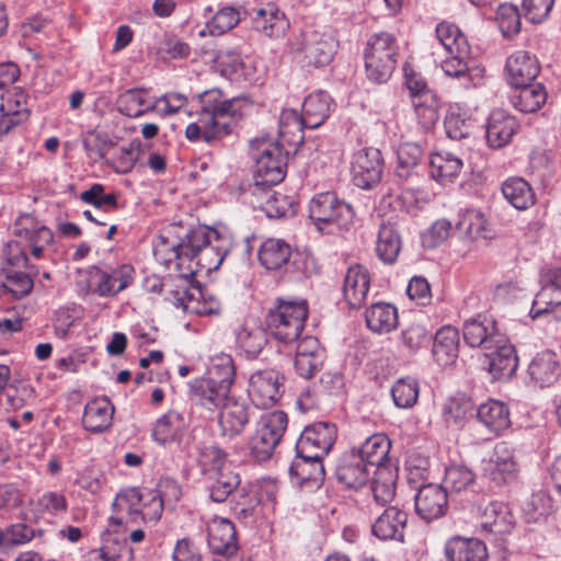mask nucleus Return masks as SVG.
Returning a JSON list of instances; mask_svg holds the SVG:
<instances>
[{
  "label": "nucleus",
  "mask_w": 561,
  "mask_h": 561,
  "mask_svg": "<svg viewBox=\"0 0 561 561\" xmlns=\"http://www.w3.org/2000/svg\"><path fill=\"white\" fill-rule=\"evenodd\" d=\"M142 290L157 295L163 302H169L184 312L213 316L220 312V302L207 296L195 279L183 275L147 276L142 279Z\"/></svg>",
  "instance_id": "1"
},
{
  "label": "nucleus",
  "mask_w": 561,
  "mask_h": 561,
  "mask_svg": "<svg viewBox=\"0 0 561 561\" xmlns=\"http://www.w3.org/2000/svg\"><path fill=\"white\" fill-rule=\"evenodd\" d=\"M203 230L183 224H171L165 227L151 241L156 262L165 267L174 264L176 273L184 272L187 253H193V243L204 242Z\"/></svg>",
  "instance_id": "2"
},
{
  "label": "nucleus",
  "mask_w": 561,
  "mask_h": 561,
  "mask_svg": "<svg viewBox=\"0 0 561 561\" xmlns=\"http://www.w3.org/2000/svg\"><path fill=\"white\" fill-rule=\"evenodd\" d=\"M308 317V302L304 298H277L268 310L266 323L272 340L288 346L300 336Z\"/></svg>",
  "instance_id": "3"
},
{
  "label": "nucleus",
  "mask_w": 561,
  "mask_h": 561,
  "mask_svg": "<svg viewBox=\"0 0 561 561\" xmlns=\"http://www.w3.org/2000/svg\"><path fill=\"white\" fill-rule=\"evenodd\" d=\"M255 142L260 145L257 146L259 152L253 153L255 160L254 183L249 186L245 196L262 197L266 187H273L284 180L287 159L295 153L276 142L265 144L259 140Z\"/></svg>",
  "instance_id": "4"
},
{
  "label": "nucleus",
  "mask_w": 561,
  "mask_h": 561,
  "mask_svg": "<svg viewBox=\"0 0 561 561\" xmlns=\"http://www.w3.org/2000/svg\"><path fill=\"white\" fill-rule=\"evenodd\" d=\"M398 43L388 32L373 34L365 48L366 77L374 83L387 82L397 65Z\"/></svg>",
  "instance_id": "5"
},
{
  "label": "nucleus",
  "mask_w": 561,
  "mask_h": 561,
  "mask_svg": "<svg viewBox=\"0 0 561 561\" xmlns=\"http://www.w3.org/2000/svg\"><path fill=\"white\" fill-rule=\"evenodd\" d=\"M193 229H204V242H198L197 248H194L196 242L193 243V253H187L184 272L173 274L183 275L188 279H194L201 271L218 270L228 253L224 245L217 244L220 241V233L216 229L202 225L193 226Z\"/></svg>",
  "instance_id": "6"
},
{
  "label": "nucleus",
  "mask_w": 561,
  "mask_h": 561,
  "mask_svg": "<svg viewBox=\"0 0 561 561\" xmlns=\"http://www.w3.org/2000/svg\"><path fill=\"white\" fill-rule=\"evenodd\" d=\"M309 217L320 231L330 225L348 229L353 225L355 210L351 204L339 199L335 193L323 192L310 201Z\"/></svg>",
  "instance_id": "7"
},
{
  "label": "nucleus",
  "mask_w": 561,
  "mask_h": 561,
  "mask_svg": "<svg viewBox=\"0 0 561 561\" xmlns=\"http://www.w3.org/2000/svg\"><path fill=\"white\" fill-rule=\"evenodd\" d=\"M288 419L283 411H273L261 415L250 439V451L256 461H266L279 444Z\"/></svg>",
  "instance_id": "8"
},
{
  "label": "nucleus",
  "mask_w": 561,
  "mask_h": 561,
  "mask_svg": "<svg viewBox=\"0 0 561 561\" xmlns=\"http://www.w3.org/2000/svg\"><path fill=\"white\" fill-rule=\"evenodd\" d=\"M201 106V116L214 123H229L231 131L237 122L242 117L245 100L241 98L225 99L221 90L214 88L192 96Z\"/></svg>",
  "instance_id": "9"
},
{
  "label": "nucleus",
  "mask_w": 561,
  "mask_h": 561,
  "mask_svg": "<svg viewBox=\"0 0 561 561\" xmlns=\"http://www.w3.org/2000/svg\"><path fill=\"white\" fill-rule=\"evenodd\" d=\"M482 477L494 486L514 483L519 476L515 450L507 443H497L490 456L482 460Z\"/></svg>",
  "instance_id": "10"
},
{
  "label": "nucleus",
  "mask_w": 561,
  "mask_h": 561,
  "mask_svg": "<svg viewBox=\"0 0 561 561\" xmlns=\"http://www.w3.org/2000/svg\"><path fill=\"white\" fill-rule=\"evenodd\" d=\"M385 161L379 149L360 147L354 151L351 161L353 184L362 190L375 188L382 179Z\"/></svg>",
  "instance_id": "11"
},
{
  "label": "nucleus",
  "mask_w": 561,
  "mask_h": 561,
  "mask_svg": "<svg viewBox=\"0 0 561 561\" xmlns=\"http://www.w3.org/2000/svg\"><path fill=\"white\" fill-rule=\"evenodd\" d=\"M463 340L469 347L482 346L491 351H515L507 336L502 333L494 320L483 317L468 320L463 325Z\"/></svg>",
  "instance_id": "12"
},
{
  "label": "nucleus",
  "mask_w": 561,
  "mask_h": 561,
  "mask_svg": "<svg viewBox=\"0 0 561 561\" xmlns=\"http://www.w3.org/2000/svg\"><path fill=\"white\" fill-rule=\"evenodd\" d=\"M541 288L537 293L529 314L537 319L543 314H552L561 320V268L549 267L541 274Z\"/></svg>",
  "instance_id": "13"
},
{
  "label": "nucleus",
  "mask_w": 561,
  "mask_h": 561,
  "mask_svg": "<svg viewBox=\"0 0 561 561\" xmlns=\"http://www.w3.org/2000/svg\"><path fill=\"white\" fill-rule=\"evenodd\" d=\"M187 389L191 403L209 412L219 409L232 396V387L213 377L194 378Z\"/></svg>",
  "instance_id": "14"
},
{
  "label": "nucleus",
  "mask_w": 561,
  "mask_h": 561,
  "mask_svg": "<svg viewBox=\"0 0 561 561\" xmlns=\"http://www.w3.org/2000/svg\"><path fill=\"white\" fill-rule=\"evenodd\" d=\"M335 438L336 430L333 424L314 423L302 431L296 444V453L311 460L323 459L332 448Z\"/></svg>",
  "instance_id": "15"
},
{
  "label": "nucleus",
  "mask_w": 561,
  "mask_h": 561,
  "mask_svg": "<svg viewBox=\"0 0 561 561\" xmlns=\"http://www.w3.org/2000/svg\"><path fill=\"white\" fill-rule=\"evenodd\" d=\"M245 12L253 28L270 38L284 36L290 26L286 14L274 2L249 8Z\"/></svg>",
  "instance_id": "16"
},
{
  "label": "nucleus",
  "mask_w": 561,
  "mask_h": 561,
  "mask_svg": "<svg viewBox=\"0 0 561 561\" xmlns=\"http://www.w3.org/2000/svg\"><path fill=\"white\" fill-rule=\"evenodd\" d=\"M251 417V405L245 399L231 396L220 408L218 427L220 435L233 438L243 433Z\"/></svg>",
  "instance_id": "17"
},
{
  "label": "nucleus",
  "mask_w": 561,
  "mask_h": 561,
  "mask_svg": "<svg viewBox=\"0 0 561 561\" xmlns=\"http://www.w3.org/2000/svg\"><path fill=\"white\" fill-rule=\"evenodd\" d=\"M280 376L276 370H259L251 375L249 380V397L259 408L274 405L282 396Z\"/></svg>",
  "instance_id": "18"
},
{
  "label": "nucleus",
  "mask_w": 561,
  "mask_h": 561,
  "mask_svg": "<svg viewBox=\"0 0 561 561\" xmlns=\"http://www.w3.org/2000/svg\"><path fill=\"white\" fill-rule=\"evenodd\" d=\"M394 176L401 183L417 181L425 170V152L416 142H402L398 146Z\"/></svg>",
  "instance_id": "19"
},
{
  "label": "nucleus",
  "mask_w": 561,
  "mask_h": 561,
  "mask_svg": "<svg viewBox=\"0 0 561 561\" xmlns=\"http://www.w3.org/2000/svg\"><path fill=\"white\" fill-rule=\"evenodd\" d=\"M449 57L442 62L446 76L455 78L465 89L482 84L484 68L469 59V54H448Z\"/></svg>",
  "instance_id": "20"
},
{
  "label": "nucleus",
  "mask_w": 561,
  "mask_h": 561,
  "mask_svg": "<svg viewBox=\"0 0 561 561\" xmlns=\"http://www.w3.org/2000/svg\"><path fill=\"white\" fill-rule=\"evenodd\" d=\"M336 48L337 42L332 35L310 32L305 34L301 49L307 65L320 68L332 61Z\"/></svg>",
  "instance_id": "21"
},
{
  "label": "nucleus",
  "mask_w": 561,
  "mask_h": 561,
  "mask_svg": "<svg viewBox=\"0 0 561 561\" xmlns=\"http://www.w3.org/2000/svg\"><path fill=\"white\" fill-rule=\"evenodd\" d=\"M518 129L519 124L515 116L503 110H494L490 113L485 126L486 142L490 148H503L511 142Z\"/></svg>",
  "instance_id": "22"
},
{
  "label": "nucleus",
  "mask_w": 561,
  "mask_h": 561,
  "mask_svg": "<svg viewBox=\"0 0 561 561\" xmlns=\"http://www.w3.org/2000/svg\"><path fill=\"white\" fill-rule=\"evenodd\" d=\"M540 72L536 55L526 50H516L505 62V75L510 85H520L533 82Z\"/></svg>",
  "instance_id": "23"
},
{
  "label": "nucleus",
  "mask_w": 561,
  "mask_h": 561,
  "mask_svg": "<svg viewBox=\"0 0 561 561\" xmlns=\"http://www.w3.org/2000/svg\"><path fill=\"white\" fill-rule=\"evenodd\" d=\"M371 468L352 449L344 453L335 468V476L339 482L350 489H359L369 479Z\"/></svg>",
  "instance_id": "24"
},
{
  "label": "nucleus",
  "mask_w": 561,
  "mask_h": 561,
  "mask_svg": "<svg viewBox=\"0 0 561 561\" xmlns=\"http://www.w3.org/2000/svg\"><path fill=\"white\" fill-rule=\"evenodd\" d=\"M305 129L308 128L301 113L294 108H285L279 116L276 144L296 153L305 141Z\"/></svg>",
  "instance_id": "25"
},
{
  "label": "nucleus",
  "mask_w": 561,
  "mask_h": 561,
  "mask_svg": "<svg viewBox=\"0 0 561 561\" xmlns=\"http://www.w3.org/2000/svg\"><path fill=\"white\" fill-rule=\"evenodd\" d=\"M446 489L437 484H426L419 489L415 495V511L417 515L432 520L444 515L447 508Z\"/></svg>",
  "instance_id": "26"
},
{
  "label": "nucleus",
  "mask_w": 561,
  "mask_h": 561,
  "mask_svg": "<svg viewBox=\"0 0 561 561\" xmlns=\"http://www.w3.org/2000/svg\"><path fill=\"white\" fill-rule=\"evenodd\" d=\"M180 489L171 479H161L156 490L142 493V522L156 524L162 516L165 497L179 499Z\"/></svg>",
  "instance_id": "27"
},
{
  "label": "nucleus",
  "mask_w": 561,
  "mask_h": 561,
  "mask_svg": "<svg viewBox=\"0 0 561 561\" xmlns=\"http://www.w3.org/2000/svg\"><path fill=\"white\" fill-rule=\"evenodd\" d=\"M480 526L493 535H505L514 527V516L510 507L499 501H491L480 507Z\"/></svg>",
  "instance_id": "28"
},
{
  "label": "nucleus",
  "mask_w": 561,
  "mask_h": 561,
  "mask_svg": "<svg viewBox=\"0 0 561 561\" xmlns=\"http://www.w3.org/2000/svg\"><path fill=\"white\" fill-rule=\"evenodd\" d=\"M513 88L508 95L510 103L522 113H535L547 102L548 92L540 82H528Z\"/></svg>",
  "instance_id": "29"
},
{
  "label": "nucleus",
  "mask_w": 561,
  "mask_h": 561,
  "mask_svg": "<svg viewBox=\"0 0 561 561\" xmlns=\"http://www.w3.org/2000/svg\"><path fill=\"white\" fill-rule=\"evenodd\" d=\"M208 546L215 554L231 557L238 550L233 524L226 518H215L208 525Z\"/></svg>",
  "instance_id": "30"
},
{
  "label": "nucleus",
  "mask_w": 561,
  "mask_h": 561,
  "mask_svg": "<svg viewBox=\"0 0 561 561\" xmlns=\"http://www.w3.org/2000/svg\"><path fill=\"white\" fill-rule=\"evenodd\" d=\"M369 286L370 276L365 266L356 264L347 268L343 294L351 308L358 309L365 304Z\"/></svg>",
  "instance_id": "31"
},
{
  "label": "nucleus",
  "mask_w": 561,
  "mask_h": 561,
  "mask_svg": "<svg viewBox=\"0 0 561 561\" xmlns=\"http://www.w3.org/2000/svg\"><path fill=\"white\" fill-rule=\"evenodd\" d=\"M261 196H249V204L253 208L264 211L268 218L279 219L294 216L296 211L294 202L287 195L266 187Z\"/></svg>",
  "instance_id": "32"
},
{
  "label": "nucleus",
  "mask_w": 561,
  "mask_h": 561,
  "mask_svg": "<svg viewBox=\"0 0 561 561\" xmlns=\"http://www.w3.org/2000/svg\"><path fill=\"white\" fill-rule=\"evenodd\" d=\"M114 407L105 398H96L87 403L82 425L91 433L98 434L107 431L112 426Z\"/></svg>",
  "instance_id": "33"
},
{
  "label": "nucleus",
  "mask_w": 561,
  "mask_h": 561,
  "mask_svg": "<svg viewBox=\"0 0 561 561\" xmlns=\"http://www.w3.org/2000/svg\"><path fill=\"white\" fill-rule=\"evenodd\" d=\"M408 514L397 506H390L376 519L373 534L381 540H402Z\"/></svg>",
  "instance_id": "34"
},
{
  "label": "nucleus",
  "mask_w": 561,
  "mask_h": 561,
  "mask_svg": "<svg viewBox=\"0 0 561 561\" xmlns=\"http://www.w3.org/2000/svg\"><path fill=\"white\" fill-rule=\"evenodd\" d=\"M231 134L229 123H214L201 116L198 122L190 123L185 129V137L191 142L203 140L207 145H214Z\"/></svg>",
  "instance_id": "35"
},
{
  "label": "nucleus",
  "mask_w": 561,
  "mask_h": 561,
  "mask_svg": "<svg viewBox=\"0 0 561 561\" xmlns=\"http://www.w3.org/2000/svg\"><path fill=\"white\" fill-rule=\"evenodd\" d=\"M448 561H486L485 545L474 538H451L445 548Z\"/></svg>",
  "instance_id": "36"
},
{
  "label": "nucleus",
  "mask_w": 561,
  "mask_h": 561,
  "mask_svg": "<svg viewBox=\"0 0 561 561\" xmlns=\"http://www.w3.org/2000/svg\"><path fill=\"white\" fill-rule=\"evenodd\" d=\"M527 373L531 381L540 387L552 385L560 375L556 353H536L528 364Z\"/></svg>",
  "instance_id": "37"
},
{
  "label": "nucleus",
  "mask_w": 561,
  "mask_h": 561,
  "mask_svg": "<svg viewBox=\"0 0 561 561\" xmlns=\"http://www.w3.org/2000/svg\"><path fill=\"white\" fill-rule=\"evenodd\" d=\"M332 105L331 96L322 90L310 93L306 96L301 115L305 118L308 129H316L320 127L330 115Z\"/></svg>",
  "instance_id": "38"
},
{
  "label": "nucleus",
  "mask_w": 561,
  "mask_h": 561,
  "mask_svg": "<svg viewBox=\"0 0 561 561\" xmlns=\"http://www.w3.org/2000/svg\"><path fill=\"white\" fill-rule=\"evenodd\" d=\"M365 320L373 332L389 333L398 327V309L389 302H375L366 309Z\"/></svg>",
  "instance_id": "39"
},
{
  "label": "nucleus",
  "mask_w": 561,
  "mask_h": 561,
  "mask_svg": "<svg viewBox=\"0 0 561 561\" xmlns=\"http://www.w3.org/2000/svg\"><path fill=\"white\" fill-rule=\"evenodd\" d=\"M390 447L389 438L385 434L377 433L367 437L359 447H354L352 450L357 453L371 469H378V467H388L385 461Z\"/></svg>",
  "instance_id": "40"
},
{
  "label": "nucleus",
  "mask_w": 561,
  "mask_h": 561,
  "mask_svg": "<svg viewBox=\"0 0 561 561\" xmlns=\"http://www.w3.org/2000/svg\"><path fill=\"white\" fill-rule=\"evenodd\" d=\"M96 293L100 296H111L124 290L134 279L135 270L129 264H123L111 272L96 270Z\"/></svg>",
  "instance_id": "41"
},
{
  "label": "nucleus",
  "mask_w": 561,
  "mask_h": 561,
  "mask_svg": "<svg viewBox=\"0 0 561 561\" xmlns=\"http://www.w3.org/2000/svg\"><path fill=\"white\" fill-rule=\"evenodd\" d=\"M402 247L401 236L396 224L382 222L379 227L376 253L385 264H393Z\"/></svg>",
  "instance_id": "42"
},
{
  "label": "nucleus",
  "mask_w": 561,
  "mask_h": 561,
  "mask_svg": "<svg viewBox=\"0 0 561 561\" xmlns=\"http://www.w3.org/2000/svg\"><path fill=\"white\" fill-rule=\"evenodd\" d=\"M477 417L490 432L500 434L511 425L510 410L501 401L489 400L477 411Z\"/></svg>",
  "instance_id": "43"
},
{
  "label": "nucleus",
  "mask_w": 561,
  "mask_h": 561,
  "mask_svg": "<svg viewBox=\"0 0 561 561\" xmlns=\"http://www.w3.org/2000/svg\"><path fill=\"white\" fill-rule=\"evenodd\" d=\"M290 245L282 239H266L260 247L259 261L270 271H282L291 255Z\"/></svg>",
  "instance_id": "44"
},
{
  "label": "nucleus",
  "mask_w": 561,
  "mask_h": 561,
  "mask_svg": "<svg viewBox=\"0 0 561 561\" xmlns=\"http://www.w3.org/2000/svg\"><path fill=\"white\" fill-rule=\"evenodd\" d=\"M480 362L493 380L512 378L518 366L516 353H484Z\"/></svg>",
  "instance_id": "45"
},
{
  "label": "nucleus",
  "mask_w": 561,
  "mask_h": 561,
  "mask_svg": "<svg viewBox=\"0 0 561 561\" xmlns=\"http://www.w3.org/2000/svg\"><path fill=\"white\" fill-rule=\"evenodd\" d=\"M504 198L516 209L525 210L535 203V193L523 178L512 176L502 184Z\"/></svg>",
  "instance_id": "46"
},
{
  "label": "nucleus",
  "mask_w": 561,
  "mask_h": 561,
  "mask_svg": "<svg viewBox=\"0 0 561 561\" xmlns=\"http://www.w3.org/2000/svg\"><path fill=\"white\" fill-rule=\"evenodd\" d=\"M461 168V159L449 151L435 152L430 158V174L443 184L456 178Z\"/></svg>",
  "instance_id": "47"
},
{
  "label": "nucleus",
  "mask_w": 561,
  "mask_h": 561,
  "mask_svg": "<svg viewBox=\"0 0 561 561\" xmlns=\"http://www.w3.org/2000/svg\"><path fill=\"white\" fill-rule=\"evenodd\" d=\"M185 426L184 416L171 410L156 421L152 428V437L159 444H167L178 439Z\"/></svg>",
  "instance_id": "48"
},
{
  "label": "nucleus",
  "mask_w": 561,
  "mask_h": 561,
  "mask_svg": "<svg viewBox=\"0 0 561 561\" xmlns=\"http://www.w3.org/2000/svg\"><path fill=\"white\" fill-rule=\"evenodd\" d=\"M13 234L26 242L37 240L50 243L54 238L51 230L39 224L32 214H22L15 219Z\"/></svg>",
  "instance_id": "49"
},
{
  "label": "nucleus",
  "mask_w": 561,
  "mask_h": 561,
  "mask_svg": "<svg viewBox=\"0 0 561 561\" xmlns=\"http://www.w3.org/2000/svg\"><path fill=\"white\" fill-rule=\"evenodd\" d=\"M397 471L388 467H378L374 470L371 492L377 503L383 505L392 501L396 494Z\"/></svg>",
  "instance_id": "50"
},
{
  "label": "nucleus",
  "mask_w": 561,
  "mask_h": 561,
  "mask_svg": "<svg viewBox=\"0 0 561 561\" xmlns=\"http://www.w3.org/2000/svg\"><path fill=\"white\" fill-rule=\"evenodd\" d=\"M435 35L447 54H469L470 47L466 36L457 25L442 22L436 25Z\"/></svg>",
  "instance_id": "51"
},
{
  "label": "nucleus",
  "mask_w": 561,
  "mask_h": 561,
  "mask_svg": "<svg viewBox=\"0 0 561 561\" xmlns=\"http://www.w3.org/2000/svg\"><path fill=\"white\" fill-rule=\"evenodd\" d=\"M459 218L456 224L457 229L463 232L470 239L490 238L488 221L483 213L479 209L469 208L459 211Z\"/></svg>",
  "instance_id": "52"
},
{
  "label": "nucleus",
  "mask_w": 561,
  "mask_h": 561,
  "mask_svg": "<svg viewBox=\"0 0 561 561\" xmlns=\"http://www.w3.org/2000/svg\"><path fill=\"white\" fill-rule=\"evenodd\" d=\"M473 402L462 393L449 397L443 407V416L447 424L462 426L465 421L472 414Z\"/></svg>",
  "instance_id": "53"
},
{
  "label": "nucleus",
  "mask_w": 561,
  "mask_h": 561,
  "mask_svg": "<svg viewBox=\"0 0 561 561\" xmlns=\"http://www.w3.org/2000/svg\"><path fill=\"white\" fill-rule=\"evenodd\" d=\"M523 12L513 3H501L495 11V21L505 38H513L522 27Z\"/></svg>",
  "instance_id": "54"
},
{
  "label": "nucleus",
  "mask_w": 561,
  "mask_h": 561,
  "mask_svg": "<svg viewBox=\"0 0 561 561\" xmlns=\"http://www.w3.org/2000/svg\"><path fill=\"white\" fill-rule=\"evenodd\" d=\"M128 546V536L125 528H123L121 520L111 519L108 528L102 535V546L100 550L110 554L111 557L119 558Z\"/></svg>",
  "instance_id": "55"
},
{
  "label": "nucleus",
  "mask_w": 561,
  "mask_h": 561,
  "mask_svg": "<svg viewBox=\"0 0 561 561\" xmlns=\"http://www.w3.org/2000/svg\"><path fill=\"white\" fill-rule=\"evenodd\" d=\"M158 42L148 43V51L150 54L162 55L167 54L170 58H185L190 55L191 48L185 42L169 35L162 30L156 34Z\"/></svg>",
  "instance_id": "56"
},
{
  "label": "nucleus",
  "mask_w": 561,
  "mask_h": 561,
  "mask_svg": "<svg viewBox=\"0 0 561 561\" xmlns=\"http://www.w3.org/2000/svg\"><path fill=\"white\" fill-rule=\"evenodd\" d=\"M259 504L260 499L257 494L253 493L251 488L242 486L238 491L237 497L232 501L231 510L238 520L250 524L255 519Z\"/></svg>",
  "instance_id": "57"
},
{
  "label": "nucleus",
  "mask_w": 561,
  "mask_h": 561,
  "mask_svg": "<svg viewBox=\"0 0 561 561\" xmlns=\"http://www.w3.org/2000/svg\"><path fill=\"white\" fill-rule=\"evenodd\" d=\"M236 345L241 351H263L267 345L272 348L274 340L271 337V333L265 332L261 329L249 330L244 327H240L234 332Z\"/></svg>",
  "instance_id": "58"
},
{
  "label": "nucleus",
  "mask_w": 561,
  "mask_h": 561,
  "mask_svg": "<svg viewBox=\"0 0 561 561\" xmlns=\"http://www.w3.org/2000/svg\"><path fill=\"white\" fill-rule=\"evenodd\" d=\"M282 272L291 280H301L314 272V260L308 252L291 251Z\"/></svg>",
  "instance_id": "59"
},
{
  "label": "nucleus",
  "mask_w": 561,
  "mask_h": 561,
  "mask_svg": "<svg viewBox=\"0 0 561 561\" xmlns=\"http://www.w3.org/2000/svg\"><path fill=\"white\" fill-rule=\"evenodd\" d=\"M289 472L298 479L299 483L307 481L318 482L324 474L322 459L311 460L305 458L304 455H297L289 468Z\"/></svg>",
  "instance_id": "60"
},
{
  "label": "nucleus",
  "mask_w": 561,
  "mask_h": 561,
  "mask_svg": "<svg viewBox=\"0 0 561 561\" xmlns=\"http://www.w3.org/2000/svg\"><path fill=\"white\" fill-rule=\"evenodd\" d=\"M1 117H0V134H8L13 128L20 126L25 123L30 117V110L20 103V101H15L13 104L10 100L7 103L2 104L0 107Z\"/></svg>",
  "instance_id": "61"
},
{
  "label": "nucleus",
  "mask_w": 561,
  "mask_h": 561,
  "mask_svg": "<svg viewBox=\"0 0 561 561\" xmlns=\"http://www.w3.org/2000/svg\"><path fill=\"white\" fill-rule=\"evenodd\" d=\"M214 482L209 488V496L214 502L220 503L227 500L232 491L240 484V477L231 469L214 474Z\"/></svg>",
  "instance_id": "62"
},
{
  "label": "nucleus",
  "mask_w": 561,
  "mask_h": 561,
  "mask_svg": "<svg viewBox=\"0 0 561 561\" xmlns=\"http://www.w3.org/2000/svg\"><path fill=\"white\" fill-rule=\"evenodd\" d=\"M205 377H213L232 387L236 379V367L228 353H216L209 358V366Z\"/></svg>",
  "instance_id": "63"
},
{
  "label": "nucleus",
  "mask_w": 561,
  "mask_h": 561,
  "mask_svg": "<svg viewBox=\"0 0 561 561\" xmlns=\"http://www.w3.org/2000/svg\"><path fill=\"white\" fill-rule=\"evenodd\" d=\"M239 22V11L233 7H224L213 15L206 25L210 35L218 36L232 30Z\"/></svg>",
  "instance_id": "64"
}]
</instances>
